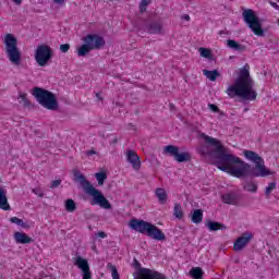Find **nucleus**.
Wrapping results in <instances>:
<instances>
[{"instance_id": "f257e3e1", "label": "nucleus", "mask_w": 279, "mask_h": 279, "mask_svg": "<svg viewBox=\"0 0 279 279\" xmlns=\"http://www.w3.org/2000/svg\"><path fill=\"white\" fill-rule=\"evenodd\" d=\"M199 138H203L205 144H202L197 151L201 156H209L213 158L215 167L233 178H267V175H274L271 170L265 167V160L256 151L244 150V157L251 162H255L252 166L241 158L228 153L221 141L201 133Z\"/></svg>"}, {"instance_id": "f03ea898", "label": "nucleus", "mask_w": 279, "mask_h": 279, "mask_svg": "<svg viewBox=\"0 0 279 279\" xmlns=\"http://www.w3.org/2000/svg\"><path fill=\"white\" fill-rule=\"evenodd\" d=\"M228 97L234 99L239 97L240 101H255L258 94L254 89V80L250 75V64L246 63L239 70L234 84L226 90Z\"/></svg>"}, {"instance_id": "7ed1b4c3", "label": "nucleus", "mask_w": 279, "mask_h": 279, "mask_svg": "<svg viewBox=\"0 0 279 279\" xmlns=\"http://www.w3.org/2000/svg\"><path fill=\"white\" fill-rule=\"evenodd\" d=\"M74 182H78L83 191L92 197V206H100L105 210L112 209V204L106 198L101 191L97 190L94 185L90 184V181L86 180V177L80 171L74 172Z\"/></svg>"}, {"instance_id": "20e7f679", "label": "nucleus", "mask_w": 279, "mask_h": 279, "mask_svg": "<svg viewBox=\"0 0 279 279\" xmlns=\"http://www.w3.org/2000/svg\"><path fill=\"white\" fill-rule=\"evenodd\" d=\"M129 228L140 234H147L154 241H167V235L156 225L143 219L133 218L129 221Z\"/></svg>"}, {"instance_id": "39448f33", "label": "nucleus", "mask_w": 279, "mask_h": 279, "mask_svg": "<svg viewBox=\"0 0 279 279\" xmlns=\"http://www.w3.org/2000/svg\"><path fill=\"white\" fill-rule=\"evenodd\" d=\"M33 97H35L38 105L43 106V108H46V110H51L52 112H56V110H59L60 108L56 94L45 88L34 87Z\"/></svg>"}, {"instance_id": "423d86ee", "label": "nucleus", "mask_w": 279, "mask_h": 279, "mask_svg": "<svg viewBox=\"0 0 279 279\" xmlns=\"http://www.w3.org/2000/svg\"><path fill=\"white\" fill-rule=\"evenodd\" d=\"M84 44L77 49V56L84 58L95 51L96 49H102L106 47V39L98 34H88L83 38Z\"/></svg>"}, {"instance_id": "0eeeda50", "label": "nucleus", "mask_w": 279, "mask_h": 279, "mask_svg": "<svg viewBox=\"0 0 279 279\" xmlns=\"http://www.w3.org/2000/svg\"><path fill=\"white\" fill-rule=\"evenodd\" d=\"M4 49L10 63L14 66H21L22 54L19 49V40L14 35L7 34L4 36Z\"/></svg>"}, {"instance_id": "6e6552de", "label": "nucleus", "mask_w": 279, "mask_h": 279, "mask_svg": "<svg viewBox=\"0 0 279 279\" xmlns=\"http://www.w3.org/2000/svg\"><path fill=\"white\" fill-rule=\"evenodd\" d=\"M242 19L247 25L248 29L255 34V36L263 37L265 36V32H267V28H263V22L260 21V17L256 15V12L252 9H244L242 12Z\"/></svg>"}, {"instance_id": "1a4fd4ad", "label": "nucleus", "mask_w": 279, "mask_h": 279, "mask_svg": "<svg viewBox=\"0 0 279 279\" xmlns=\"http://www.w3.org/2000/svg\"><path fill=\"white\" fill-rule=\"evenodd\" d=\"M133 267L135 272L133 274L134 279H167L165 274L158 272L155 269L143 268L138 259H133Z\"/></svg>"}, {"instance_id": "9d476101", "label": "nucleus", "mask_w": 279, "mask_h": 279, "mask_svg": "<svg viewBox=\"0 0 279 279\" xmlns=\"http://www.w3.org/2000/svg\"><path fill=\"white\" fill-rule=\"evenodd\" d=\"M53 58V49L48 45H39L35 50V60L39 66H47Z\"/></svg>"}, {"instance_id": "9b49d317", "label": "nucleus", "mask_w": 279, "mask_h": 279, "mask_svg": "<svg viewBox=\"0 0 279 279\" xmlns=\"http://www.w3.org/2000/svg\"><path fill=\"white\" fill-rule=\"evenodd\" d=\"M163 153H166L169 156H171L172 158H174V160L177 162H189V160H191V158H192L191 153H189V151L180 153V147L174 146V145L166 146L163 148Z\"/></svg>"}, {"instance_id": "f8f14e48", "label": "nucleus", "mask_w": 279, "mask_h": 279, "mask_svg": "<svg viewBox=\"0 0 279 279\" xmlns=\"http://www.w3.org/2000/svg\"><path fill=\"white\" fill-rule=\"evenodd\" d=\"M74 265L81 269L83 274V279H92L93 272H90V265H88V260L83 258L82 256H76Z\"/></svg>"}, {"instance_id": "ddd939ff", "label": "nucleus", "mask_w": 279, "mask_h": 279, "mask_svg": "<svg viewBox=\"0 0 279 279\" xmlns=\"http://www.w3.org/2000/svg\"><path fill=\"white\" fill-rule=\"evenodd\" d=\"M252 239H254V234L250 232L242 233V235L238 238L233 244L234 252H241V250H243V247H245L247 243L252 241Z\"/></svg>"}, {"instance_id": "4468645a", "label": "nucleus", "mask_w": 279, "mask_h": 279, "mask_svg": "<svg viewBox=\"0 0 279 279\" xmlns=\"http://www.w3.org/2000/svg\"><path fill=\"white\" fill-rule=\"evenodd\" d=\"M142 28L146 34H162V23L160 21L144 22Z\"/></svg>"}, {"instance_id": "2eb2a0df", "label": "nucleus", "mask_w": 279, "mask_h": 279, "mask_svg": "<svg viewBox=\"0 0 279 279\" xmlns=\"http://www.w3.org/2000/svg\"><path fill=\"white\" fill-rule=\"evenodd\" d=\"M126 160L132 165L135 171H138V169H141V157H138V155L134 150L126 151Z\"/></svg>"}, {"instance_id": "dca6fc26", "label": "nucleus", "mask_w": 279, "mask_h": 279, "mask_svg": "<svg viewBox=\"0 0 279 279\" xmlns=\"http://www.w3.org/2000/svg\"><path fill=\"white\" fill-rule=\"evenodd\" d=\"M15 243L21 245H27L28 243H34V239L29 238L26 233L16 231L13 235Z\"/></svg>"}, {"instance_id": "f3484780", "label": "nucleus", "mask_w": 279, "mask_h": 279, "mask_svg": "<svg viewBox=\"0 0 279 279\" xmlns=\"http://www.w3.org/2000/svg\"><path fill=\"white\" fill-rule=\"evenodd\" d=\"M205 227L209 230V232H217V230H228L226 225L213 220H206Z\"/></svg>"}, {"instance_id": "a211bd4d", "label": "nucleus", "mask_w": 279, "mask_h": 279, "mask_svg": "<svg viewBox=\"0 0 279 279\" xmlns=\"http://www.w3.org/2000/svg\"><path fill=\"white\" fill-rule=\"evenodd\" d=\"M221 199L223 204H229L232 206H236V204H239V196L234 192L223 194L221 196Z\"/></svg>"}, {"instance_id": "6ab92c4d", "label": "nucleus", "mask_w": 279, "mask_h": 279, "mask_svg": "<svg viewBox=\"0 0 279 279\" xmlns=\"http://www.w3.org/2000/svg\"><path fill=\"white\" fill-rule=\"evenodd\" d=\"M192 223L198 225L201 221L204 220V210L202 209H194L190 213Z\"/></svg>"}, {"instance_id": "aec40b11", "label": "nucleus", "mask_w": 279, "mask_h": 279, "mask_svg": "<svg viewBox=\"0 0 279 279\" xmlns=\"http://www.w3.org/2000/svg\"><path fill=\"white\" fill-rule=\"evenodd\" d=\"M0 208L1 210H11L10 204L8 203V196L3 187H0Z\"/></svg>"}, {"instance_id": "412c9836", "label": "nucleus", "mask_w": 279, "mask_h": 279, "mask_svg": "<svg viewBox=\"0 0 279 279\" xmlns=\"http://www.w3.org/2000/svg\"><path fill=\"white\" fill-rule=\"evenodd\" d=\"M227 47H229V49H233V51H245L246 47L236 43V40L234 39H228L227 40Z\"/></svg>"}, {"instance_id": "4be33fe9", "label": "nucleus", "mask_w": 279, "mask_h": 279, "mask_svg": "<svg viewBox=\"0 0 279 279\" xmlns=\"http://www.w3.org/2000/svg\"><path fill=\"white\" fill-rule=\"evenodd\" d=\"M155 195H156L159 204H167L168 194H167V191L165 189H162V187L156 189Z\"/></svg>"}, {"instance_id": "5701e85b", "label": "nucleus", "mask_w": 279, "mask_h": 279, "mask_svg": "<svg viewBox=\"0 0 279 279\" xmlns=\"http://www.w3.org/2000/svg\"><path fill=\"white\" fill-rule=\"evenodd\" d=\"M203 74L210 82H217V78L221 75L218 70H203Z\"/></svg>"}, {"instance_id": "b1692460", "label": "nucleus", "mask_w": 279, "mask_h": 279, "mask_svg": "<svg viewBox=\"0 0 279 279\" xmlns=\"http://www.w3.org/2000/svg\"><path fill=\"white\" fill-rule=\"evenodd\" d=\"M244 191H247L248 193H256L258 191V185L254 183V181H247L245 180L243 183Z\"/></svg>"}, {"instance_id": "393cba45", "label": "nucleus", "mask_w": 279, "mask_h": 279, "mask_svg": "<svg viewBox=\"0 0 279 279\" xmlns=\"http://www.w3.org/2000/svg\"><path fill=\"white\" fill-rule=\"evenodd\" d=\"M191 278L204 279V270L199 267H194L190 270Z\"/></svg>"}, {"instance_id": "a878e982", "label": "nucleus", "mask_w": 279, "mask_h": 279, "mask_svg": "<svg viewBox=\"0 0 279 279\" xmlns=\"http://www.w3.org/2000/svg\"><path fill=\"white\" fill-rule=\"evenodd\" d=\"M19 104H22L24 108H34V105L29 102V99H27V94H20L17 97Z\"/></svg>"}, {"instance_id": "bb28decb", "label": "nucleus", "mask_w": 279, "mask_h": 279, "mask_svg": "<svg viewBox=\"0 0 279 279\" xmlns=\"http://www.w3.org/2000/svg\"><path fill=\"white\" fill-rule=\"evenodd\" d=\"M173 216L177 219H183L184 218V211L182 210V205L180 203L174 204Z\"/></svg>"}, {"instance_id": "cd10ccee", "label": "nucleus", "mask_w": 279, "mask_h": 279, "mask_svg": "<svg viewBox=\"0 0 279 279\" xmlns=\"http://www.w3.org/2000/svg\"><path fill=\"white\" fill-rule=\"evenodd\" d=\"M65 210L68 213H75L77 210V205L75 204V201L72 198H69L65 201Z\"/></svg>"}, {"instance_id": "c85d7f7f", "label": "nucleus", "mask_w": 279, "mask_h": 279, "mask_svg": "<svg viewBox=\"0 0 279 279\" xmlns=\"http://www.w3.org/2000/svg\"><path fill=\"white\" fill-rule=\"evenodd\" d=\"M95 178L98 182V186H104V182H106V180H108V174H106V172H97L95 174Z\"/></svg>"}, {"instance_id": "c756f323", "label": "nucleus", "mask_w": 279, "mask_h": 279, "mask_svg": "<svg viewBox=\"0 0 279 279\" xmlns=\"http://www.w3.org/2000/svg\"><path fill=\"white\" fill-rule=\"evenodd\" d=\"M107 268L110 269L113 279H121L119 270H117V266L112 265V263H108Z\"/></svg>"}, {"instance_id": "7c9ffc66", "label": "nucleus", "mask_w": 279, "mask_h": 279, "mask_svg": "<svg viewBox=\"0 0 279 279\" xmlns=\"http://www.w3.org/2000/svg\"><path fill=\"white\" fill-rule=\"evenodd\" d=\"M277 184L278 183H276V182H270L268 184V186L266 187L265 195H267V196L271 195V191H274L276 189Z\"/></svg>"}, {"instance_id": "2f4dec72", "label": "nucleus", "mask_w": 279, "mask_h": 279, "mask_svg": "<svg viewBox=\"0 0 279 279\" xmlns=\"http://www.w3.org/2000/svg\"><path fill=\"white\" fill-rule=\"evenodd\" d=\"M198 51L202 58H210L211 56L210 50H208L207 48H199Z\"/></svg>"}, {"instance_id": "473e14b6", "label": "nucleus", "mask_w": 279, "mask_h": 279, "mask_svg": "<svg viewBox=\"0 0 279 279\" xmlns=\"http://www.w3.org/2000/svg\"><path fill=\"white\" fill-rule=\"evenodd\" d=\"M32 192L37 195V197H45V193H43V190L40 187H35L32 190Z\"/></svg>"}, {"instance_id": "72a5a7b5", "label": "nucleus", "mask_w": 279, "mask_h": 279, "mask_svg": "<svg viewBox=\"0 0 279 279\" xmlns=\"http://www.w3.org/2000/svg\"><path fill=\"white\" fill-rule=\"evenodd\" d=\"M62 184V180L58 179L50 183V189H58Z\"/></svg>"}, {"instance_id": "f704fd0d", "label": "nucleus", "mask_w": 279, "mask_h": 279, "mask_svg": "<svg viewBox=\"0 0 279 279\" xmlns=\"http://www.w3.org/2000/svg\"><path fill=\"white\" fill-rule=\"evenodd\" d=\"M69 49H71V45H69V44H62V45L60 46V51H61L62 53H66V52L69 51Z\"/></svg>"}, {"instance_id": "c9c22d12", "label": "nucleus", "mask_w": 279, "mask_h": 279, "mask_svg": "<svg viewBox=\"0 0 279 279\" xmlns=\"http://www.w3.org/2000/svg\"><path fill=\"white\" fill-rule=\"evenodd\" d=\"M23 219L19 218V217H11L10 218V222L11 223H15L16 226H21Z\"/></svg>"}, {"instance_id": "e433bc0d", "label": "nucleus", "mask_w": 279, "mask_h": 279, "mask_svg": "<svg viewBox=\"0 0 279 279\" xmlns=\"http://www.w3.org/2000/svg\"><path fill=\"white\" fill-rule=\"evenodd\" d=\"M208 108L209 110H211V112H219V107H217L216 105L209 104Z\"/></svg>"}, {"instance_id": "4c0bfd02", "label": "nucleus", "mask_w": 279, "mask_h": 279, "mask_svg": "<svg viewBox=\"0 0 279 279\" xmlns=\"http://www.w3.org/2000/svg\"><path fill=\"white\" fill-rule=\"evenodd\" d=\"M97 236H99L100 239H106V236H108V235L106 234V232L99 231V232L97 233Z\"/></svg>"}, {"instance_id": "58836bf2", "label": "nucleus", "mask_w": 279, "mask_h": 279, "mask_svg": "<svg viewBox=\"0 0 279 279\" xmlns=\"http://www.w3.org/2000/svg\"><path fill=\"white\" fill-rule=\"evenodd\" d=\"M140 5H144V8H147L149 5V0H142Z\"/></svg>"}, {"instance_id": "ea45409f", "label": "nucleus", "mask_w": 279, "mask_h": 279, "mask_svg": "<svg viewBox=\"0 0 279 279\" xmlns=\"http://www.w3.org/2000/svg\"><path fill=\"white\" fill-rule=\"evenodd\" d=\"M95 154H97L95 149H90L86 151V156H95Z\"/></svg>"}, {"instance_id": "a19ab883", "label": "nucleus", "mask_w": 279, "mask_h": 279, "mask_svg": "<svg viewBox=\"0 0 279 279\" xmlns=\"http://www.w3.org/2000/svg\"><path fill=\"white\" fill-rule=\"evenodd\" d=\"M140 12H147V7H144L143 4H140Z\"/></svg>"}, {"instance_id": "79ce46f5", "label": "nucleus", "mask_w": 279, "mask_h": 279, "mask_svg": "<svg viewBox=\"0 0 279 279\" xmlns=\"http://www.w3.org/2000/svg\"><path fill=\"white\" fill-rule=\"evenodd\" d=\"M20 227L27 229V228H29V225H28L27 222H24V221L22 220V223H20Z\"/></svg>"}, {"instance_id": "37998d69", "label": "nucleus", "mask_w": 279, "mask_h": 279, "mask_svg": "<svg viewBox=\"0 0 279 279\" xmlns=\"http://www.w3.org/2000/svg\"><path fill=\"white\" fill-rule=\"evenodd\" d=\"M57 5H64V0H53Z\"/></svg>"}, {"instance_id": "c03bdc74", "label": "nucleus", "mask_w": 279, "mask_h": 279, "mask_svg": "<svg viewBox=\"0 0 279 279\" xmlns=\"http://www.w3.org/2000/svg\"><path fill=\"white\" fill-rule=\"evenodd\" d=\"M270 5L275 8V10H279L278 3L270 1Z\"/></svg>"}, {"instance_id": "a18cd8bd", "label": "nucleus", "mask_w": 279, "mask_h": 279, "mask_svg": "<svg viewBox=\"0 0 279 279\" xmlns=\"http://www.w3.org/2000/svg\"><path fill=\"white\" fill-rule=\"evenodd\" d=\"M96 98L98 101H104V98L101 97V93H96Z\"/></svg>"}, {"instance_id": "49530a36", "label": "nucleus", "mask_w": 279, "mask_h": 279, "mask_svg": "<svg viewBox=\"0 0 279 279\" xmlns=\"http://www.w3.org/2000/svg\"><path fill=\"white\" fill-rule=\"evenodd\" d=\"M183 21H191V16L189 14L182 15Z\"/></svg>"}, {"instance_id": "de8ad7c7", "label": "nucleus", "mask_w": 279, "mask_h": 279, "mask_svg": "<svg viewBox=\"0 0 279 279\" xmlns=\"http://www.w3.org/2000/svg\"><path fill=\"white\" fill-rule=\"evenodd\" d=\"M13 2L15 3V5H21V3H23V0H13Z\"/></svg>"}, {"instance_id": "09e8293b", "label": "nucleus", "mask_w": 279, "mask_h": 279, "mask_svg": "<svg viewBox=\"0 0 279 279\" xmlns=\"http://www.w3.org/2000/svg\"><path fill=\"white\" fill-rule=\"evenodd\" d=\"M119 143V138L114 137L113 141L111 142L112 145H117Z\"/></svg>"}, {"instance_id": "8fccbe9b", "label": "nucleus", "mask_w": 279, "mask_h": 279, "mask_svg": "<svg viewBox=\"0 0 279 279\" xmlns=\"http://www.w3.org/2000/svg\"><path fill=\"white\" fill-rule=\"evenodd\" d=\"M225 32L223 31H220L219 32V36H223Z\"/></svg>"}, {"instance_id": "3c124183", "label": "nucleus", "mask_w": 279, "mask_h": 279, "mask_svg": "<svg viewBox=\"0 0 279 279\" xmlns=\"http://www.w3.org/2000/svg\"><path fill=\"white\" fill-rule=\"evenodd\" d=\"M129 128L134 129V124L130 123Z\"/></svg>"}, {"instance_id": "603ef678", "label": "nucleus", "mask_w": 279, "mask_h": 279, "mask_svg": "<svg viewBox=\"0 0 279 279\" xmlns=\"http://www.w3.org/2000/svg\"><path fill=\"white\" fill-rule=\"evenodd\" d=\"M247 110H250V109L245 108V109H244V112H247Z\"/></svg>"}, {"instance_id": "864d4df0", "label": "nucleus", "mask_w": 279, "mask_h": 279, "mask_svg": "<svg viewBox=\"0 0 279 279\" xmlns=\"http://www.w3.org/2000/svg\"><path fill=\"white\" fill-rule=\"evenodd\" d=\"M109 1H114V0H109Z\"/></svg>"}]
</instances>
